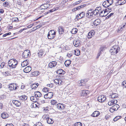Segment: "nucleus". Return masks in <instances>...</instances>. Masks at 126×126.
Returning a JSON list of instances; mask_svg holds the SVG:
<instances>
[{
	"label": "nucleus",
	"mask_w": 126,
	"mask_h": 126,
	"mask_svg": "<svg viewBox=\"0 0 126 126\" xmlns=\"http://www.w3.org/2000/svg\"><path fill=\"white\" fill-rule=\"evenodd\" d=\"M106 49L105 47L104 46L101 47L100 49V51H104Z\"/></svg>",
	"instance_id": "obj_50"
},
{
	"label": "nucleus",
	"mask_w": 126,
	"mask_h": 126,
	"mask_svg": "<svg viewBox=\"0 0 126 126\" xmlns=\"http://www.w3.org/2000/svg\"><path fill=\"white\" fill-rule=\"evenodd\" d=\"M38 54L39 57H41L43 54V50H40L39 51Z\"/></svg>",
	"instance_id": "obj_34"
},
{
	"label": "nucleus",
	"mask_w": 126,
	"mask_h": 126,
	"mask_svg": "<svg viewBox=\"0 0 126 126\" xmlns=\"http://www.w3.org/2000/svg\"><path fill=\"white\" fill-rule=\"evenodd\" d=\"M48 33L50 34H51L55 35L56 34V32L53 30H50L49 32Z\"/></svg>",
	"instance_id": "obj_37"
},
{
	"label": "nucleus",
	"mask_w": 126,
	"mask_h": 126,
	"mask_svg": "<svg viewBox=\"0 0 126 126\" xmlns=\"http://www.w3.org/2000/svg\"><path fill=\"white\" fill-rule=\"evenodd\" d=\"M29 60H26L23 61L21 63V66L22 67H24L29 64L28 62Z\"/></svg>",
	"instance_id": "obj_21"
},
{
	"label": "nucleus",
	"mask_w": 126,
	"mask_h": 126,
	"mask_svg": "<svg viewBox=\"0 0 126 126\" xmlns=\"http://www.w3.org/2000/svg\"><path fill=\"white\" fill-rule=\"evenodd\" d=\"M32 68L31 67L28 66L24 69V71L25 73H27L30 72Z\"/></svg>",
	"instance_id": "obj_20"
},
{
	"label": "nucleus",
	"mask_w": 126,
	"mask_h": 126,
	"mask_svg": "<svg viewBox=\"0 0 126 126\" xmlns=\"http://www.w3.org/2000/svg\"><path fill=\"white\" fill-rule=\"evenodd\" d=\"M47 123L48 124H52L53 123V121L52 119L50 118L49 117H47L46 118Z\"/></svg>",
	"instance_id": "obj_24"
},
{
	"label": "nucleus",
	"mask_w": 126,
	"mask_h": 126,
	"mask_svg": "<svg viewBox=\"0 0 126 126\" xmlns=\"http://www.w3.org/2000/svg\"><path fill=\"white\" fill-rule=\"evenodd\" d=\"M119 47L118 46H113L110 50V52L111 53V55H115L119 51Z\"/></svg>",
	"instance_id": "obj_1"
},
{
	"label": "nucleus",
	"mask_w": 126,
	"mask_h": 126,
	"mask_svg": "<svg viewBox=\"0 0 126 126\" xmlns=\"http://www.w3.org/2000/svg\"><path fill=\"white\" fill-rule=\"evenodd\" d=\"M50 103L51 105H55L57 103V101L56 100H53L51 101Z\"/></svg>",
	"instance_id": "obj_41"
},
{
	"label": "nucleus",
	"mask_w": 126,
	"mask_h": 126,
	"mask_svg": "<svg viewBox=\"0 0 126 126\" xmlns=\"http://www.w3.org/2000/svg\"><path fill=\"white\" fill-rule=\"evenodd\" d=\"M106 99V97L104 95L100 96L98 98V101L100 102H104Z\"/></svg>",
	"instance_id": "obj_5"
},
{
	"label": "nucleus",
	"mask_w": 126,
	"mask_h": 126,
	"mask_svg": "<svg viewBox=\"0 0 126 126\" xmlns=\"http://www.w3.org/2000/svg\"><path fill=\"white\" fill-rule=\"evenodd\" d=\"M95 9H96L98 11H99V10H101V7H97Z\"/></svg>",
	"instance_id": "obj_61"
},
{
	"label": "nucleus",
	"mask_w": 126,
	"mask_h": 126,
	"mask_svg": "<svg viewBox=\"0 0 126 126\" xmlns=\"http://www.w3.org/2000/svg\"><path fill=\"white\" fill-rule=\"evenodd\" d=\"M19 98L20 100L22 101H24L26 100L27 99V97L25 95H23L20 96L19 97Z\"/></svg>",
	"instance_id": "obj_22"
},
{
	"label": "nucleus",
	"mask_w": 126,
	"mask_h": 126,
	"mask_svg": "<svg viewBox=\"0 0 126 126\" xmlns=\"http://www.w3.org/2000/svg\"><path fill=\"white\" fill-rule=\"evenodd\" d=\"M114 13H110L109 15H108V16H107V17H108V18H109Z\"/></svg>",
	"instance_id": "obj_60"
},
{
	"label": "nucleus",
	"mask_w": 126,
	"mask_h": 126,
	"mask_svg": "<svg viewBox=\"0 0 126 126\" xmlns=\"http://www.w3.org/2000/svg\"><path fill=\"white\" fill-rule=\"evenodd\" d=\"M55 36V35L48 33L47 37L49 39H52Z\"/></svg>",
	"instance_id": "obj_31"
},
{
	"label": "nucleus",
	"mask_w": 126,
	"mask_h": 126,
	"mask_svg": "<svg viewBox=\"0 0 126 126\" xmlns=\"http://www.w3.org/2000/svg\"><path fill=\"white\" fill-rule=\"evenodd\" d=\"M92 37L91 34L90 32L88 33V35L87 36V38H90Z\"/></svg>",
	"instance_id": "obj_57"
},
{
	"label": "nucleus",
	"mask_w": 126,
	"mask_h": 126,
	"mask_svg": "<svg viewBox=\"0 0 126 126\" xmlns=\"http://www.w3.org/2000/svg\"><path fill=\"white\" fill-rule=\"evenodd\" d=\"M18 87V86H16V84L13 83L9 85L8 88L9 90L13 91L16 90Z\"/></svg>",
	"instance_id": "obj_2"
},
{
	"label": "nucleus",
	"mask_w": 126,
	"mask_h": 126,
	"mask_svg": "<svg viewBox=\"0 0 126 126\" xmlns=\"http://www.w3.org/2000/svg\"><path fill=\"white\" fill-rule=\"evenodd\" d=\"M1 116L3 119H5L8 117L9 115L6 112H3L1 114Z\"/></svg>",
	"instance_id": "obj_17"
},
{
	"label": "nucleus",
	"mask_w": 126,
	"mask_h": 126,
	"mask_svg": "<svg viewBox=\"0 0 126 126\" xmlns=\"http://www.w3.org/2000/svg\"><path fill=\"white\" fill-rule=\"evenodd\" d=\"M56 107L58 110H61L64 109L65 108V105L63 104L59 103L55 105Z\"/></svg>",
	"instance_id": "obj_4"
},
{
	"label": "nucleus",
	"mask_w": 126,
	"mask_h": 126,
	"mask_svg": "<svg viewBox=\"0 0 126 126\" xmlns=\"http://www.w3.org/2000/svg\"><path fill=\"white\" fill-rule=\"evenodd\" d=\"M74 126H82V124L80 122H77L75 123Z\"/></svg>",
	"instance_id": "obj_44"
},
{
	"label": "nucleus",
	"mask_w": 126,
	"mask_h": 126,
	"mask_svg": "<svg viewBox=\"0 0 126 126\" xmlns=\"http://www.w3.org/2000/svg\"><path fill=\"white\" fill-rule=\"evenodd\" d=\"M34 97L33 96H32L30 97V99L33 102H36V101L34 98Z\"/></svg>",
	"instance_id": "obj_51"
},
{
	"label": "nucleus",
	"mask_w": 126,
	"mask_h": 126,
	"mask_svg": "<svg viewBox=\"0 0 126 126\" xmlns=\"http://www.w3.org/2000/svg\"><path fill=\"white\" fill-rule=\"evenodd\" d=\"M119 107V106L118 104H116L111 107L110 110V111L113 112L114 111L117 110Z\"/></svg>",
	"instance_id": "obj_7"
},
{
	"label": "nucleus",
	"mask_w": 126,
	"mask_h": 126,
	"mask_svg": "<svg viewBox=\"0 0 126 126\" xmlns=\"http://www.w3.org/2000/svg\"><path fill=\"white\" fill-rule=\"evenodd\" d=\"M56 10V9L55 8H54V9H52L51 10H48L47 12V13H46L47 14H48V13H50V12H53L54 11H55V10Z\"/></svg>",
	"instance_id": "obj_47"
},
{
	"label": "nucleus",
	"mask_w": 126,
	"mask_h": 126,
	"mask_svg": "<svg viewBox=\"0 0 126 126\" xmlns=\"http://www.w3.org/2000/svg\"><path fill=\"white\" fill-rule=\"evenodd\" d=\"M126 2L125 0H121L119 2H117L119 5H121L125 4Z\"/></svg>",
	"instance_id": "obj_33"
},
{
	"label": "nucleus",
	"mask_w": 126,
	"mask_h": 126,
	"mask_svg": "<svg viewBox=\"0 0 126 126\" xmlns=\"http://www.w3.org/2000/svg\"><path fill=\"white\" fill-rule=\"evenodd\" d=\"M35 126H43V125L41 122H38V124L36 125Z\"/></svg>",
	"instance_id": "obj_58"
},
{
	"label": "nucleus",
	"mask_w": 126,
	"mask_h": 126,
	"mask_svg": "<svg viewBox=\"0 0 126 126\" xmlns=\"http://www.w3.org/2000/svg\"><path fill=\"white\" fill-rule=\"evenodd\" d=\"M47 86L50 87L52 88L53 87V85L52 83H50V84H47Z\"/></svg>",
	"instance_id": "obj_56"
},
{
	"label": "nucleus",
	"mask_w": 126,
	"mask_h": 126,
	"mask_svg": "<svg viewBox=\"0 0 126 126\" xmlns=\"http://www.w3.org/2000/svg\"><path fill=\"white\" fill-rule=\"evenodd\" d=\"M87 81V80L86 79H82L79 82V86H84L86 82Z\"/></svg>",
	"instance_id": "obj_11"
},
{
	"label": "nucleus",
	"mask_w": 126,
	"mask_h": 126,
	"mask_svg": "<svg viewBox=\"0 0 126 126\" xmlns=\"http://www.w3.org/2000/svg\"><path fill=\"white\" fill-rule=\"evenodd\" d=\"M56 73L58 74L64 75L65 74V72L63 71L62 69H60L57 70Z\"/></svg>",
	"instance_id": "obj_23"
},
{
	"label": "nucleus",
	"mask_w": 126,
	"mask_h": 126,
	"mask_svg": "<svg viewBox=\"0 0 126 126\" xmlns=\"http://www.w3.org/2000/svg\"><path fill=\"white\" fill-rule=\"evenodd\" d=\"M93 9L89 10L86 14V15L87 18H89L91 17L93 15Z\"/></svg>",
	"instance_id": "obj_8"
},
{
	"label": "nucleus",
	"mask_w": 126,
	"mask_h": 126,
	"mask_svg": "<svg viewBox=\"0 0 126 126\" xmlns=\"http://www.w3.org/2000/svg\"><path fill=\"white\" fill-rule=\"evenodd\" d=\"M84 5H81L80 6H79L78 7L76 8V9H77V10L80 9V8H83L84 6Z\"/></svg>",
	"instance_id": "obj_53"
},
{
	"label": "nucleus",
	"mask_w": 126,
	"mask_h": 126,
	"mask_svg": "<svg viewBox=\"0 0 126 126\" xmlns=\"http://www.w3.org/2000/svg\"><path fill=\"white\" fill-rule=\"evenodd\" d=\"M13 104L17 107L20 106L21 105V103L18 100H14L12 101Z\"/></svg>",
	"instance_id": "obj_16"
},
{
	"label": "nucleus",
	"mask_w": 126,
	"mask_h": 126,
	"mask_svg": "<svg viewBox=\"0 0 126 126\" xmlns=\"http://www.w3.org/2000/svg\"><path fill=\"white\" fill-rule=\"evenodd\" d=\"M5 126H14V125L12 124H7Z\"/></svg>",
	"instance_id": "obj_62"
},
{
	"label": "nucleus",
	"mask_w": 126,
	"mask_h": 126,
	"mask_svg": "<svg viewBox=\"0 0 126 126\" xmlns=\"http://www.w3.org/2000/svg\"><path fill=\"white\" fill-rule=\"evenodd\" d=\"M77 29L76 28L73 29L71 31V33L72 34H75L77 32Z\"/></svg>",
	"instance_id": "obj_36"
},
{
	"label": "nucleus",
	"mask_w": 126,
	"mask_h": 126,
	"mask_svg": "<svg viewBox=\"0 0 126 126\" xmlns=\"http://www.w3.org/2000/svg\"><path fill=\"white\" fill-rule=\"evenodd\" d=\"M103 12V11H101L99 13V16H100L101 17H103L105 16H106V15H104V14H102Z\"/></svg>",
	"instance_id": "obj_48"
},
{
	"label": "nucleus",
	"mask_w": 126,
	"mask_h": 126,
	"mask_svg": "<svg viewBox=\"0 0 126 126\" xmlns=\"http://www.w3.org/2000/svg\"><path fill=\"white\" fill-rule=\"evenodd\" d=\"M99 111H96L93 113L92 114V116L93 117H96L98 116L99 114Z\"/></svg>",
	"instance_id": "obj_25"
},
{
	"label": "nucleus",
	"mask_w": 126,
	"mask_h": 126,
	"mask_svg": "<svg viewBox=\"0 0 126 126\" xmlns=\"http://www.w3.org/2000/svg\"><path fill=\"white\" fill-rule=\"evenodd\" d=\"M91 34V35L92 37L94 35V33H95V32L94 31H91L90 32Z\"/></svg>",
	"instance_id": "obj_52"
},
{
	"label": "nucleus",
	"mask_w": 126,
	"mask_h": 126,
	"mask_svg": "<svg viewBox=\"0 0 126 126\" xmlns=\"http://www.w3.org/2000/svg\"><path fill=\"white\" fill-rule=\"evenodd\" d=\"M72 55V54L71 53H68L67 54V56L68 57H70Z\"/></svg>",
	"instance_id": "obj_63"
},
{
	"label": "nucleus",
	"mask_w": 126,
	"mask_h": 126,
	"mask_svg": "<svg viewBox=\"0 0 126 126\" xmlns=\"http://www.w3.org/2000/svg\"><path fill=\"white\" fill-rule=\"evenodd\" d=\"M58 31L59 33L60 34H63L64 33V28L62 26H60L58 27Z\"/></svg>",
	"instance_id": "obj_18"
},
{
	"label": "nucleus",
	"mask_w": 126,
	"mask_h": 126,
	"mask_svg": "<svg viewBox=\"0 0 126 126\" xmlns=\"http://www.w3.org/2000/svg\"><path fill=\"white\" fill-rule=\"evenodd\" d=\"M57 63L55 61H53L50 62L48 64V66L50 68L54 67L56 65Z\"/></svg>",
	"instance_id": "obj_12"
},
{
	"label": "nucleus",
	"mask_w": 126,
	"mask_h": 126,
	"mask_svg": "<svg viewBox=\"0 0 126 126\" xmlns=\"http://www.w3.org/2000/svg\"><path fill=\"white\" fill-rule=\"evenodd\" d=\"M38 85L39 84L38 83H37L36 84H33L31 85V88L32 89H35L36 88H37Z\"/></svg>",
	"instance_id": "obj_29"
},
{
	"label": "nucleus",
	"mask_w": 126,
	"mask_h": 126,
	"mask_svg": "<svg viewBox=\"0 0 126 126\" xmlns=\"http://www.w3.org/2000/svg\"><path fill=\"white\" fill-rule=\"evenodd\" d=\"M99 11H98L96 9H95L93 12V14H94L95 15H96L99 14Z\"/></svg>",
	"instance_id": "obj_45"
},
{
	"label": "nucleus",
	"mask_w": 126,
	"mask_h": 126,
	"mask_svg": "<svg viewBox=\"0 0 126 126\" xmlns=\"http://www.w3.org/2000/svg\"><path fill=\"white\" fill-rule=\"evenodd\" d=\"M42 95V94L39 91H36L34 92V95L36 98V97H40Z\"/></svg>",
	"instance_id": "obj_27"
},
{
	"label": "nucleus",
	"mask_w": 126,
	"mask_h": 126,
	"mask_svg": "<svg viewBox=\"0 0 126 126\" xmlns=\"http://www.w3.org/2000/svg\"><path fill=\"white\" fill-rule=\"evenodd\" d=\"M110 96V97L112 98H115L118 97V94L115 93L111 94Z\"/></svg>",
	"instance_id": "obj_28"
},
{
	"label": "nucleus",
	"mask_w": 126,
	"mask_h": 126,
	"mask_svg": "<svg viewBox=\"0 0 126 126\" xmlns=\"http://www.w3.org/2000/svg\"><path fill=\"white\" fill-rule=\"evenodd\" d=\"M11 61L13 65L12 66V68H15L18 64L17 60L15 59H12Z\"/></svg>",
	"instance_id": "obj_13"
},
{
	"label": "nucleus",
	"mask_w": 126,
	"mask_h": 126,
	"mask_svg": "<svg viewBox=\"0 0 126 126\" xmlns=\"http://www.w3.org/2000/svg\"><path fill=\"white\" fill-rule=\"evenodd\" d=\"M62 81L61 80L59 79V81H58V85H61L62 84Z\"/></svg>",
	"instance_id": "obj_55"
},
{
	"label": "nucleus",
	"mask_w": 126,
	"mask_h": 126,
	"mask_svg": "<svg viewBox=\"0 0 126 126\" xmlns=\"http://www.w3.org/2000/svg\"><path fill=\"white\" fill-rule=\"evenodd\" d=\"M9 4V3L8 2H5L3 3V5L5 7H7L8 6Z\"/></svg>",
	"instance_id": "obj_43"
},
{
	"label": "nucleus",
	"mask_w": 126,
	"mask_h": 126,
	"mask_svg": "<svg viewBox=\"0 0 126 126\" xmlns=\"http://www.w3.org/2000/svg\"><path fill=\"white\" fill-rule=\"evenodd\" d=\"M111 1V3H109L108 2V1H105L102 4L103 6L105 8H107L108 7H109L110 5H111L112 3V0H110Z\"/></svg>",
	"instance_id": "obj_9"
},
{
	"label": "nucleus",
	"mask_w": 126,
	"mask_h": 126,
	"mask_svg": "<svg viewBox=\"0 0 126 126\" xmlns=\"http://www.w3.org/2000/svg\"><path fill=\"white\" fill-rule=\"evenodd\" d=\"M59 80V79H56L54 80V82L55 83H56V84L57 83L58 84Z\"/></svg>",
	"instance_id": "obj_54"
},
{
	"label": "nucleus",
	"mask_w": 126,
	"mask_h": 126,
	"mask_svg": "<svg viewBox=\"0 0 126 126\" xmlns=\"http://www.w3.org/2000/svg\"><path fill=\"white\" fill-rule=\"evenodd\" d=\"M122 84L124 85L125 87H126V81H123L122 83Z\"/></svg>",
	"instance_id": "obj_59"
},
{
	"label": "nucleus",
	"mask_w": 126,
	"mask_h": 126,
	"mask_svg": "<svg viewBox=\"0 0 126 126\" xmlns=\"http://www.w3.org/2000/svg\"><path fill=\"white\" fill-rule=\"evenodd\" d=\"M11 59L8 62V64L9 66L10 67H11L12 68V66H13V63L11 62Z\"/></svg>",
	"instance_id": "obj_40"
},
{
	"label": "nucleus",
	"mask_w": 126,
	"mask_h": 126,
	"mask_svg": "<svg viewBox=\"0 0 126 126\" xmlns=\"http://www.w3.org/2000/svg\"><path fill=\"white\" fill-rule=\"evenodd\" d=\"M32 74L33 76H36L39 74V73L38 71H36L32 72Z\"/></svg>",
	"instance_id": "obj_32"
},
{
	"label": "nucleus",
	"mask_w": 126,
	"mask_h": 126,
	"mask_svg": "<svg viewBox=\"0 0 126 126\" xmlns=\"http://www.w3.org/2000/svg\"><path fill=\"white\" fill-rule=\"evenodd\" d=\"M85 16V13L84 12H82L79 15L76 16V18L78 19H80L84 17Z\"/></svg>",
	"instance_id": "obj_10"
},
{
	"label": "nucleus",
	"mask_w": 126,
	"mask_h": 126,
	"mask_svg": "<svg viewBox=\"0 0 126 126\" xmlns=\"http://www.w3.org/2000/svg\"><path fill=\"white\" fill-rule=\"evenodd\" d=\"M71 63V61L69 60H67L64 63L65 65L66 66L68 67L69 66Z\"/></svg>",
	"instance_id": "obj_30"
},
{
	"label": "nucleus",
	"mask_w": 126,
	"mask_h": 126,
	"mask_svg": "<svg viewBox=\"0 0 126 126\" xmlns=\"http://www.w3.org/2000/svg\"><path fill=\"white\" fill-rule=\"evenodd\" d=\"M111 11V9L110 7L106 9L104 11V13H106L107 12H110Z\"/></svg>",
	"instance_id": "obj_46"
},
{
	"label": "nucleus",
	"mask_w": 126,
	"mask_h": 126,
	"mask_svg": "<svg viewBox=\"0 0 126 126\" xmlns=\"http://www.w3.org/2000/svg\"><path fill=\"white\" fill-rule=\"evenodd\" d=\"M29 55H30V54L29 50L27 49L24 51L22 56V57H24V58H28Z\"/></svg>",
	"instance_id": "obj_3"
},
{
	"label": "nucleus",
	"mask_w": 126,
	"mask_h": 126,
	"mask_svg": "<svg viewBox=\"0 0 126 126\" xmlns=\"http://www.w3.org/2000/svg\"><path fill=\"white\" fill-rule=\"evenodd\" d=\"M75 54L76 56L79 55L80 54V51L79 50V49H76L75 50Z\"/></svg>",
	"instance_id": "obj_35"
},
{
	"label": "nucleus",
	"mask_w": 126,
	"mask_h": 126,
	"mask_svg": "<svg viewBox=\"0 0 126 126\" xmlns=\"http://www.w3.org/2000/svg\"><path fill=\"white\" fill-rule=\"evenodd\" d=\"M5 63L4 62H2L1 63L0 65L1 68H3L5 66Z\"/></svg>",
	"instance_id": "obj_49"
},
{
	"label": "nucleus",
	"mask_w": 126,
	"mask_h": 126,
	"mask_svg": "<svg viewBox=\"0 0 126 126\" xmlns=\"http://www.w3.org/2000/svg\"><path fill=\"white\" fill-rule=\"evenodd\" d=\"M80 41L78 40H75L73 42L74 45L76 47H77L79 46L80 45Z\"/></svg>",
	"instance_id": "obj_19"
},
{
	"label": "nucleus",
	"mask_w": 126,
	"mask_h": 126,
	"mask_svg": "<svg viewBox=\"0 0 126 126\" xmlns=\"http://www.w3.org/2000/svg\"><path fill=\"white\" fill-rule=\"evenodd\" d=\"M48 8L47 6V4H44L42 5L41 6V8H42V9H47Z\"/></svg>",
	"instance_id": "obj_39"
},
{
	"label": "nucleus",
	"mask_w": 126,
	"mask_h": 126,
	"mask_svg": "<svg viewBox=\"0 0 126 126\" xmlns=\"http://www.w3.org/2000/svg\"><path fill=\"white\" fill-rule=\"evenodd\" d=\"M53 93L49 92L45 94L44 96V97L45 98L50 99L53 97Z\"/></svg>",
	"instance_id": "obj_6"
},
{
	"label": "nucleus",
	"mask_w": 126,
	"mask_h": 126,
	"mask_svg": "<svg viewBox=\"0 0 126 126\" xmlns=\"http://www.w3.org/2000/svg\"><path fill=\"white\" fill-rule=\"evenodd\" d=\"M43 92H48L49 91V89L47 88L44 87L42 90Z\"/></svg>",
	"instance_id": "obj_42"
},
{
	"label": "nucleus",
	"mask_w": 126,
	"mask_h": 126,
	"mask_svg": "<svg viewBox=\"0 0 126 126\" xmlns=\"http://www.w3.org/2000/svg\"><path fill=\"white\" fill-rule=\"evenodd\" d=\"M117 102V100L113 99L108 102V105L109 106H112L115 104H116Z\"/></svg>",
	"instance_id": "obj_14"
},
{
	"label": "nucleus",
	"mask_w": 126,
	"mask_h": 126,
	"mask_svg": "<svg viewBox=\"0 0 126 126\" xmlns=\"http://www.w3.org/2000/svg\"><path fill=\"white\" fill-rule=\"evenodd\" d=\"M100 19H96L94 22L93 24L94 25L97 26L100 24Z\"/></svg>",
	"instance_id": "obj_26"
},
{
	"label": "nucleus",
	"mask_w": 126,
	"mask_h": 126,
	"mask_svg": "<svg viewBox=\"0 0 126 126\" xmlns=\"http://www.w3.org/2000/svg\"><path fill=\"white\" fill-rule=\"evenodd\" d=\"M121 118V116H116L113 119V120L114 121H116L118 119H120Z\"/></svg>",
	"instance_id": "obj_38"
},
{
	"label": "nucleus",
	"mask_w": 126,
	"mask_h": 126,
	"mask_svg": "<svg viewBox=\"0 0 126 126\" xmlns=\"http://www.w3.org/2000/svg\"><path fill=\"white\" fill-rule=\"evenodd\" d=\"M89 93V91L88 90H82L81 92V96H85L88 94Z\"/></svg>",
	"instance_id": "obj_15"
},
{
	"label": "nucleus",
	"mask_w": 126,
	"mask_h": 126,
	"mask_svg": "<svg viewBox=\"0 0 126 126\" xmlns=\"http://www.w3.org/2000/svg\"><path fill=\"white\" fill-rule=\"evenodd\" d=\"M25 87L24 85H22L21 86V89H23Z\"/></svg>",
	"instance_id": "obj_64"
}]
</instances>
